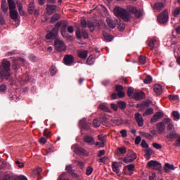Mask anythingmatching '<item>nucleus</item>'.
<instances>
[{
  "mask_svg": "<svg viewBox=\"0 0 180 180\" xmlns=\"http://www.w3.org/2000/svg\"><path fill=\"white\" fill-rule=\"evenodd\" d=\"M137 8L133 6H127V9L119 6L115 7L113 9L114 15L117 18H121L124 22H129Z\"/></svg>",
  "mask_w": 180,
  "mask_h": 180,
  "instance_id": "f257e3e1",
  "label": "nucleus"
},
{
  "mask_svg": "<svg viewBox=\"0 0 180 180\" xmlns=\"http://www.w3.org/2000/svg\"><path fill=\"white\" fill-rule=\"evenodd\" d=\"M11 77V62L4 59L0 66V79H8Z\"/></svg>",
  "mask_w": 180,
  "mask_h": 180,
  "instance_id": "f03ea898",
  "label": "nucleus"
},
{
  "mask_svg": "<svg viewBox=\"0 0 180 180\" xmlns=\"http://www.w3.org/2000/svg\"><path fill=\"white\" fill-rule=\"evenodd\" d=\"M63 22L61 21L58 22L55 25V27L53 28V30L46 34V40H50V39H54L56 37H57V34H58V29L60 28V26H62Z\"/></svg>",
  "mask_w": 180,
  "mask_h": 180,
  "instance_id": "7ed1b4c3",
  "label": "nucleus"
},
{
  "mask_svg": "<svg viewBox=\"0 0 180 180\" xmlns=\"http://www.w3.org/2000/svg\"><path fill=\"white\" fill-rule=\"evenodd\" d=\"M172 122V120L171 118H165L162 120V122H158L156 124V127L159 134H162V133L165 131V124H168V123H171Z\"/></svg>",
  "mask_w": 180,
  "mask_h": 180,
  "instance_id": "20e7f679",
  "label": "nucleus"
},
{
  "mask_svg": "<svg viewBox=\"0 0 180 180\" xmlns=\"http://www.w3.org/2000/svg\"><path fill=\"white\" fill-rule=\"evenodd\" d=\"M54 46L56 51H58L59 53H61V51H65V50H67V46L63 40H55Z\"/></svg>",
  "mask_w": 180,
  "mask_h": 180,
  "instance_id": "39448f33",
  "label": "nucleus"
},
{
  "mask_svg": "<svg viewBox=\"0 0 180 180\" xmlns=\"http://www.w3.org/2000/svg\"><path fill=\"white\" fill-rule=\"evenodd\" d=\"M158 21L159 23H167L168 22V11H164L158 17Z\"/></svg>",
  "mask_w": 180,
  "mask_h": 180,
  "instance_id": "423d86ee",
  "label": "nucleus"
},
{
  "mask_svg": "<svg viewBox=\"0 0 180 180\" xmlns=\"http://www.w3.org/2000/svg\"><path fill=\"white\" fill-rule=\"evenodd\" d=\"M136 158H137V155H136V153L131 150H129L128 153V158H124L123 159V161L126 163L127 162H133V161H134V160H136Z\"/></svg>",
  "mask_w": 180,
  "mask_h": 180,
  "instance_id": "0eeeda50",
  "label": "nucleus"
},
{
  "mask_svg": "<svg viewBox=\"0 0 180 180\" xmlns=\"http://www.w3.org/2000/svg\"><path fill=\"white\" fill-rule=\"evenodd\" d=\"M100 119L104 126H108L112 123V117L109 115H103L100 117Z\"/></svg>",
  "mask_w": 180,
  "mask_h": 180,
  "instance_id": "6e6552de",
  "label": "nucleus"
},
{
  "mask_svg": "<svg viewBox=\"0 0 180 180\" xmlns=\"http://www.w3.org/2000/svg\"><path fill=\"white\" fill-rule=\"evenodd\" d=\"M135 120L139 126V127H143L144 124V120L143 119V115L139 112L135 114Z\"/></svg>",
  "mask_w": 180,
  "mask_h": 180,
  "instance_id": "1a4fd4ad",
  "label": "nucleus"
},
{
  "mask_svg": "<svg viewBox=\"0 0 180 180\" xmlns=\"http://www.w3.org/2000/svg\"><path fill=\"white\" fill-rule=\"evenodd\" d=\"M63 62L65 65H71L74 63V56L65 55L63 58Z\"/></svg>",
  "mask_w": 180,
  "mask_h": 180,
  "instance_id": "9d476101",
  "label": "nucleus"
},
{
  "mask_svg": "<svg viewBox=\"0 0 180 180\" xmlns=\"http://www.w3.org/2000/svg\"><path fill=\"white\" fill-rule=\"evenodd\" d=\"M162 116H164V113H162V112H157L151 118L150 123H155L158 122Z\"/></svg>",
  "mask_w": 180,
  "mask_h": 180,
  "instance_id": "9b49d317",
  "label": "nucleus"
},
{
  "mask_svg": "<svg viewBox=\"0 0 180 180\" xmlns=\"http://www.w3.org/2000/svg\"><path fill=\"white\" fill-rule=\"evenodd\" d=\"M65 169L73 178H78V173L74 172L72 165L66 166Z\"/></svg>",
  "mask_w": 180,
  "mask_h": 180,
  "instance_id": "f8f14e48",
  "label": "nucleus"
},
{
  "mask_svg": "<svg viewBox=\"0 0 180 180\" xmlns=\"http://www.w3.org/2000/svg\"><path fill=\"white\" fill-rule=\"evenodd\" d=\"M56 9H57V6L56 5H52V4L46 5V12L49 15H53V13L56 12Z\"/></svg>",
  "mask_w": 180,
  "mask_h": 180,
  "instance_id": "ddd939ff",
  "label": "nucleus"
},
{
  "mask_svg": "<svg viewBox=\"0 0 180 180\" xmlns=\"http://www.w3.org/2000/svg\"><path fill=\"white\" fill-rule=\"evenodd\" d=\"M178 137H179V134L176 133V131H175V129H173L167 135V139H168L169 140H174V139H178Z\"/></svg>",
  "mask_w": 180,
  "mask_h": 180,
  "instance_id": "4468645a",
  "label": "nucleus"
},
{
  "mask_svg": "<svg viewBox=\"0 0 180 180\" xmlns=\"http://www.w3.org/2000/svg\"><path fill=\"white\" fill-rule=\"evenodd\" d=\"M153 91L155 94L159 96V95L162 94V86L160 84H155L153 86Z\"/></svg>",
  "mask_w": 180,
  "mask_h": 180,
  "instance_id": "2eb2a0df",
  "label": "nucleus"
},
{
  "mask_svg": "<svg viewBox=\"0 0 180 180\" xmlns=\"http://www.w3.org/2000/svg\"><path fill=\"white\" fill-rule=\"evenodd\" d=\"M77 56L79 58H82V60H85L86 57H88V51L86 50H79L77 51Z\"/></svg>",
  "mask_w": 180,
  "mask_h": 180,
  "instance_id": "dca6fc26",
  "label": "nucleus"
},
{
  "mask_svg": "<svg viewBox=\"0 0 180 180\" xmlns=\"http://www.w3.org/2000/svg\"><path fill=\"white\" fill-rule=\"evenodd\" d=\"M84 143H87V144H90L91 146H92V144L95 143V139H94V137L89 135H86L84 136Z\"/></svg>",
  "mask_w": 180,
  "mask_h": 180,
  "instance_id": "f3484780",
  "label": "nucleus"
},
{
  "mask_svg": "<svg viewBox=\"0 0 180 180\" xmlns=\"http://www.w3.org/2000/svg\"><path fill=\"white\" fill-rule=\"evenodd\" d=\"M18 16H19V13L17 10H11L10 11V18L13 19L15 22L18 20Z\"/></svg>",
  "mask_w": 180,
  "mask_h": 180,
  "instance_id": "a211bd4d",
  "label": "nucleus"
},
{
  "mask_svg": "<svg viewBox=\"0 0 180 180\" xmlns=\"http://www.w3.org/2000/svg\"><path fill=\"white\" fill-rule=\"evenodd\" d=\"M145 94L143 92L139 91L134 94V98L135 101H141L144 98Z\"/></svg>",
  "mask_w": 180,
  "mask_h": 180,
  "instance_id": "6ab92c4d",
  "label": "nucleus"
},
{
  "mask_svg": "<svg viewBox=\"0 0 180 180\" xmlns=\"http://www.w3.org/2000/svg\"><path fill=\"white\" fill-rule=\"evenodd\" d=\"M174 169H175L174 165H171L169 163H165V167H164L165 172H171V171H174Z\"/></svg>",
  "mask_w": 180,
  "mask_h": 180,
  "instance_id": "aec40b11",
  "label": "nucleus"
},
{
  "mask_svg": "<svg viewBox=\"0 0 180 180\" xmlns=\"http://www.w3.org/2000/svg\"><path fill=\"white\" fill-rule=\"evenodd\" d=\"M164 8H165V6H164V3L162 2L155 3L153 6V9H155L156 11H162Z\"/></svg>",
  "mask_w": 180,
  "mask_h": 180,
  "instance_id": "412c9836",
  "label": "nucleus"
},
{
  "mask_svg": "<svg viewBox=\"0 0 180 180\" xmlns=\"http://www.w3.org/2000/svg\"><path fill=\"white\" fill-rule=\"evenodd\" d=\"M9 11H16V4L14 0H7Z\"/></svg>",
  "mask_w": 180,
  "mask_h": 180,
  "instance_id": "4be33fe9",
  "label": "nucleus"
},
{
  "mask_svg": "<svg viewBox=\"0 0 180 180\" xmlns=\"http://www.w3.org/2000/svg\"><path fill=\"white\" fill-rule=\"evenodd\" d=\"M34 1H31L28 5V13L29 15H33V13L34 12Z\"/></svg>",
  "mask_w": 180,
  "mask_h": 180,
  "instance_id": "5701e85b",
  "label": "nucleus"
},
{
  "mask_svg": "<svg viewBox=\"0 0 180 180\" xmlns=\"http://www.w3.org/2000/svg\"><path fill=\"white\" fill-rule=\"evenodd\" d=\"M106 22L108 27H110V29H115V27H116V23L113 22V20L108 18L106 19Z\"/></svg>",
  "mask_w": 180,
  "mask_h": 180,
  "instance_id": "b1692460",
  "label": "nucleus"
},
{
  "mask_svg": "<svg viewBox=\"0 0 180 180\" xmlns=\"http://www.w3.org/2000/svg\"><path fill=\"white\" fill-rule=\"evenodd\" d=\"M112 171L115 172V174H119L120 172V169L119 168V165H117V162H112Z\"/></svg>",
  "mask_w": 180,
  "mask_h": 180,
  "instance_id": "393cba45",
  "label": "nucleus"
},
{
  "mask_svg": "<svg viewBox=\"0 0 180 180\" xmlns=\"http://www.w3.org/2000/svg\"><path fill=\"white\" fill-rule=\"evenodd\" d=\"M1 11L4 13H6L8 12V5H6V0H2L1 1Z\"/></svg>",
  "mask_w": 180,
  "mask_h": 180,
  "instance_id": "a878e982",
  "label": "nucleus"
},
{
  "mask_svg": "<svg viewBox=\"0 0 180 180\" xmlns=\"http://www.w3.org/2000/svg\"><path fill=\"white\" fill-rule=\"evenodd\" d=\"M154 114V109L153 108H149L143 112V116H150Z\"/></svg>",
  "mask_w": 180,
  "mask_h": 180,
  "instance_id": "bb28decb",
  "label": "nucleus"
},
{
  "mask_svg": "<svg viewBox=\"0 0 180 180\" xmlns=\"http://www.w3.org/2000/svg\"><path fill=\"white\" fill-rule=\"evenodd\" d=\"M103 37L106 41H112L113 40V37L108 34V32H103Z\"/></svg>",
  "mask_w": 180,
  "mask_h": 180,
  "instance_id": "cd10ccee",
  "label": "nucleus"
},
{
  "mask_svg": "<svg viewBox=\"0 0 180 180\" xmlns=\"http://www.w3.org/2000/svg\"><path fill=\"white\" fill-rule=\"evenodd\" d=\"M116 152H117V154H122V155H124V154L127 153V148L124 147L117 148Z\"/></svg>",
  "mask_w": 180,
  "mask_h": 180,
  "instance_id": "c85d7f7f",
  "label": "nucleus"
},
{
  "mask_svg": "<svg viewBox=\"0 0 180 180\" xmlns=\"http://www.w3.org/2000/svg\"><path fill=\"white\" fill-rule=\"evenodd\" d=\"M155 43H157L155 39H152L149 41L148 46L150 47V50H154Z\"/></svg>",
  "mask_w": 180,
  "mask_h": 180,
  "instance_id": "c756f323",
  "label": "nucleus"
},
{
  "mask_svg": "<svg viewBox=\"0 0 180 180\" xmlns=\"http://www.w3.org/2000/svg\"><path fill=\"white\" fill-rule=\"evenodd\" d=\"M139 134H141L142 137H146V139H149V140H151L153 139V135H151V134L150 133L139 131Z\"/></svg>",
  "mask_w": 180,
  "mask_h": 180,
  "instance_id": "7c9ffc66",
  "label": "nucleus"
},
{
  "mask_svg": "<svg viewBox=\"0 0 180 180\" xmlns=\"http://www.w3.org/2000/svg\"><path fill=\"white\" fill-rule=\"evenodd\" d=\"M57 20H60V14L53 15L50 20V23H55Z\"/></svg>",
  "mask_w": 180,
  "mask_h": 180,
  "instance_id": "2f4dec72",
  "label": "nucleus"
},
{
  "mask_svg": "<svg viewBox=\"0 0 180 180\" xmlns=\"http://www.w3.org/2000/svg\"><path fill=\"white\" fill-rule=\"evenodd\" d=\"M18 8V12L21 16H25V11H23V6L22 4L17 3Z\"/></svg>",
  "mask_w": 180,
  "mask_h": 180,
  "instance_id": "473e14b6",
  "label": "nucleus"
},
{
  "mask_svg": "<svg viewBox=\"0 0 180 180\" xmlns=\"http://www.w3.org/2000/svg\"><path fill=\"white\" fill-rule=\"evenodd\" d=\"M98 109L103 110V112H108V113L110 112V109H109L108 106L105 105V104H101L98 107Z\"/></svg>",
  "mask_w": 180,
  "mask_h": 180,
  "instance_id": "72a5a7b5",
  "label": "nucleus"
},
{
  "mask_svg": "<svg viewBox=\"0 0 180 180\" xmlns=\"http://www.w3.org/2000/svg\"><path fill=\"white\" fill-rule=\"evenodd\" d=\"M79 126L82 127V129H88V127H86V121L85 119H82L79 122Z\"/></svg>",
  "mask_w": 180,
  "mask_h": 180,
  "instance_id": "f704fd0d",
  "label": "nucleus"
},
{
  "mask_svg": "<svg viewBox=\"0 0 180 180\" xmlns=\"http://www.w3.org/2000/svg\"><path fill=\"white\" fill-rule=\"evenodd\" d=\"M75 153H77V154H85L86 150L85 149L81 148V147H77L75 149Z\"/></svg>",
  "mask_w": 180,
  "mask_h": 180,
  "instance_id": "c9c22d12",
  "label": "nucleus"
},
{
  "mask_svg": "<svg viewBox=\"0 0 180 180\" xmlns=\"http://www.w3.org/2000/svg\"><path fill=\"white\" fill-rule=\"evenodd\" d=\"M146 153L145 154V157L147 158L148 160H150V157H151V154H153V150L150 148H148L145 150Z\"/></svg>",
  "mask_w": 180,
  "mask_h": 180,
  "instance_id": "e433bc0d",
  "label": "nucleus"
},
{
  "mask_svg": "<svg viewBox=\"0 0 180 180\" xmlns=\"http://www.w3.org/2000/svg\"><path fill=\"white\" fill-rule=\"evenodd\" d=\"M133 15L138 18H141V16H143V11L136 8V11L133 13Z\"/></svg>",
  "mask_w": 180,
  "mask_h": 180,
  "instance_id": "4c0bfd02",
  "label": "nucleus"
},
{
  "mask_svg": "<svg viewBox=\"0 0 180 180\" xmlns=\"http://www.w3.org/2000/svg\"><path fill=\"white\" fill-rule=\"evenodd\" d=\"M117 106L120 109H126V102L124 101H118Z\"/></svg>",
  "mask_w": 180,
  "mask_h": 180,
  "instance_id": "58836bf2",
  "label": "nucleus"
},
{
  "mask_svg": "<svg viewBox=\"0 0 180 180\" xmlns=\"http://www.w3.org/2000/svg\"><path fill=\"white\" fill-rule=\"evenodd\" d=\"M172 115L174 117V120H179L180 114L178 112V111H173Z\"/></svg>",
  "mask_w": 180,
  "mask_h": 180,
  "instance_id": "ea45409f",
  "label": "nucleus"
},
{
  "mask_svg": "<svg viewBox=\"0 0 180 180\" xmlns=\"http://www.w3.org/2000/svg\"><path fill=\"white\" fill-rule=\"evenodd\" d=\"M50 72L51 77H54V75L57 74V68L51 66V68H50Z\"/></svg>",
  "mask_w": 180,
  "mask_h": 180,
  "instance_id": "a19ab883",
  "label": "nucleus"
},
{
  "mask_svg": "<svg viewBox=\"0 0 180 180\" xmlns=\"http://www.w3.org/2000/svg\"><path fill=\"white\" fill-rule=\"evenodd\" d=\"M144 84H151L153 82V77L151 76L148 75L143 79Z\"/></svg>",
  "mask_w": 180,
  "mask_h": 180,
  "instance_id": "79ce46f5",
  "label": "nucleus"
},
{
  "mask_svg": "<svg viewBox=\"0 0 180 180\" xmlns=\"http://www.w3.org/2000/svg\"><path fill=\"white\" fill-rule=\"evenodd\" d=\"M157 161L155 160H150L148 162L147 166L149 167V168L153 169L154 166L157 164Z\"/></svg>",
  "mask_w": 180,
  "mask_h": 180,
  "instance_id": "37998d69",
  "label": "nucleus"
},
{
  "mask_svg": "<svg viewBox=\"0 0 180 180\" xmlns=\"http://www.w3.org/2000/svg\"><path fill=\"white\" fill-rule=\"evenodd\" d=\"M94 172V168L91 166L87 167L86 169V174L89 176Z\"/></svg>",
  "mask_w": 180,
  "mask_h": 180,
  "instance_id": "c03bdc74",
  "label": "nucleus"
},
{
  "mask_svg": "<svg viewBox=\"0 0 180 180\" xmlns=\"http://www.w3.org/2000/svg\"><path fill=\"white\" fill-rule=\"evenodd\" d=\"M44 137H46V139H49L51 137V132H50V131H49L48 129H44Z\"/></svg>",
  "mask_w": 180,
  "mask_h": 180,
  "instance_id": "a18cd8bd",
  "label": "nucleus"
},
{
  "mask_svg": "<svg viewBox=\"0 0 180 180\" xmlns=\"http://www.w3.org/2000/svg\"><path fill=\"white\" fill-rule=\"evenodd\" d=\"M133 94H134V89L129 87L127 90V95L130 98V96H133Z\"/></svg>",
  "mask_w": 180,
  "mask_h": 180,
  "instance_id": "49530a36",
  "label": "nucleus"
},
{
  "mask_svg": "<svg viewBox=\"0 0 180 180\" xmlns=\"http://www.w3.org/2000/svg\"><path fill=\"white\" fill-rule=\"evenodd\" d=\"M94 127H99L101 126V122H99L97 119H94L93 121Z\"/></svg>",
  "mask_w": 180,
  "mask_h": 180,
  "instance_id": "de8ad7c7",
  "label": "nucleus"
},
{
  "mask_svg": "<svg viewBox=\"0 0 180 180\" xmlns=\"http://www.w3.org/2000/svg\"><path fill=\"white\" fill-rule=\"evenodd\" d=\"M153 147H154V148H156V150H161V148H162V146H161V144L158 143H153Z\"/></svg>",
  "mask_w": 180,
  "mask_h": 180,
  "instance_id": "09e8293b",
  "label": "nucleus"
},
{
  "mask_svg": "<svg viewBox=\"0 0 180 180\" xmlns=\"http://www.w3.org/2000/svg\"><path fill=\"white\" fill-rule=\"evenodd\" d=\"M153 169H155L156 171H160L161 169V164L158 162L155 164Z\"/></svg>",
  "mask_w": 180,
  "mask_h": 180,
  "instance_id": "8fccbe9b",
  "label": "nucleus"
},
{
  "mask_svg": "<svg viewBox=\"0 0 180 180\" xmlns=\"http://www.w3.org/2000/svg\"><path fill=\"white\" fill-rule=\"evenodd\" d=\"M141 146L143 148H148V143L146 141V140H143L141 143Z\"/></svg>",
  "mask_w": 180,
  "mask_h": 180,
  "instance_id": "3c124183",
  "label": "nucleus"
},
{
  "mask_svg": "<svg viewBox=\"0 0 180 180\" xmlns=\"http://www.w3.org/2000/svg\"><path fill=\"white\" fill-rule=\"evenodd\" d=\"M120 133L122 135V137H127V130L122 129L120 131Z\"/></svg>",
  "mask_w": 180,
  "mask_h": 180,
  "instance_id": "603ef678",
  "label": "nucleus"
},
{
  "mask_svg": "<svg viewBox=\"0 0 180 180\" xmlns=\"http://www.w3.org/2000/svg\"><path fill=\"white\" fill-rule=\"evenodd\" d=\"M61 35L65 39H68V33L67 32V30H61Z\"/></svg>",
  "mask_w": 180,
  "mask_h": 180,
  "instance_id": "864d4df0",
  "label": "nucleus"
},
{
  "mask_svg": "<svg viewBox=\"0 0 180 180\" xmlns=\"http://www.w3.org/2000/svg\"><path fill=\"white\" fill-rule=\"evenodd\" d=\"M124 88L123 86L122 85H117L115 86V91L117 92H122V91H123Z\"/></svg>",
  "mask_w": 180,
  "mask_h": 180,
  "instance_id": "5fc2aeb1",
  "label": "nucleus"
},
{
  "mask_svg": "<svg viewBox=\"0 0 180 180\" xmlns=\"http://www.w3.org/2000/svg\"><path fill=\"white\" fill-rule=\"evenodd\" d=\"M15 164L18 165L19 168H23L25 167V163L21 162L19 160H16Z\"/></svg>",
  "mask_w": 180,
  "mask_h": 180,
  "instance_id": "6e6d98bb",
  "label": "nucleus"
},
{
  "mask_svg": "<svg viewBox=\"0 0 180 180\" xmlns=\"http://www.w3.org/2000/svg\"><path fill=\"white\" fill-rule=\"evenodd\" d=\"M140 64H146V56H141L139 57Z\"/></svg>",
  "mask_w": 180,
  "mask_h": 180,
  "instance_id": "4d7b16f0",
  "label": "nucleus"
},
{
  "mask_svg": "<svg viewBox=\"0 0 180 180\" xmlns=\"http://www.w3.org/2000/svg\"><path fill=\"white\" fill-rule=\"evenodd\" d=\"M87 25L91 32H94V30H95V26L92 22H89Z\"/></svg>",
  "mask_w": 180,
  "mask_h": 180,
  "instance_id": "13d9d810",
  "label": "nucleus"
},
{
  "mask_svg": "<svg viewBox=\"0 0 180 180\" xmlns=\"http://www.w3.org/2000/svg\"><path fill=\"white\" fill-rule=\"evenodd\" d=\"M96 147H98V148H101L102 147H105V142H96Z\"/></svg>",
  "mask_w": 180,
  "mask_h": 180,
  "instance_id": "bf43d9fd",
  "label": "nucleus"
},
{
  "mask_svg": "<svg viewBox=\"0 0 180 180\" xmlns=\"http://www.w3.org/2000/svg\"><path fill=\"white\" fill-rule=\"evenodd\" d=\"M6 89H8V88L6 87V84H2L0 86V92H6Z\"/></svg>",
  "mask_w": 180,
  "mask_h": 180,
  "instance_id": "052dcab7",
  "label": "nucleus"
},
{
  "mask_svg": "<svg viewBox=\"0 0 180 180\" xmlns=\"http://www.w3.org/2000/svg\"><path fill=\"white\" fill-rule=\"evenodd\" d=\"M86 64H88V65H92V64H94V60H93L92 58H91V56H89L87 58Z\"/></svg>",
  "mask_w": 180,
  "mask_h": 180,
  "instance_id": "680f3d73",
  "label": "nucleus"
},
{
  "mask_svg": "<svg viewBox=\"0 0 180 180\" xmlns=\"http://www.w3.org/2000/svg\"><path fill=\"white\" fill-rule=\"evenodd\" d=\"M82 33L84 39H88L89 37V35L86 31L82 30Z\"/></svg>",
  "mask_w": 180,
  "mask_h": 180,
  "instance_id": "e2e57ef3",
  "label": "nucleus"
},
{
  "mask_svg": "<svg viewBox=\"0 0 180 180\" xmlns=\"http://www.w3.org/2000/svg\"><path fill=\"white\" fill-rule=\"evenodd\" d=\"M169 98L170 99V101H176V100H178V96L170 95V96H169Z\"/></svg>",
  "mask_w": 180,
  "mask_h": 180,
  "instance_id": "0e129e2a",
  "label": "nucleus"
},
{
  "mask_svg": "<svg viewBox=\"0 0 180 180\" xmlns=\"http://www.w3.org/2000/svg\"><path fill=\"white\" fill-rule=\"evenodd\" d=\"M68 26V23L67 22L62 23L61 30H67Z\"/></svg>",
  "mask_w": 180,
  "mask_h": 180,
  "instance_id": "69168bd1",
  "label": "nucleus"
},
{
  "mask_svg": "<svg viewBox=\"0 0 180 180\" xmlns=\"http://www.w3.org/2000/svg\"><path fill=\"white\" fill-rule=\"evenodd\" d=\"M102 155H105V150H99L97 155V157H102Z\"/></svg>",
  "mask_w": 180,
  "mask_h": 180,
  "instance_id": "338daca9",
  "label": "nucleus"
},
{
  "mask_svg": "<svg viewBox=\"0 0 180 180\" xmlns=\"http://www.w3.org/2000/svg\"><path fill=\"white\" fill-rule=\"evenodd\" d=\"M15 180H27V178H26V176H18Z\"/></svg>",
  "mask_w": 180,
  "mask_h": 180,
  "instance_id": "774afa93",
  "label": "nucleus"
}]
</instances>
